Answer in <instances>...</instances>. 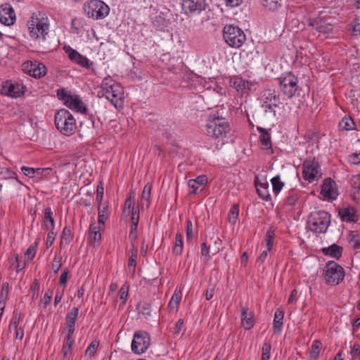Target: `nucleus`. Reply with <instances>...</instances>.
Returning <instances> with one entry per match:
<instances>
[{
	"label": "nucleus",
	"mask_w": 360,
	"mask_h": 360,
	"mask_svg": "<svg viewBox=\"0 0 360 360\" xmlns=\"http://www.w3.org/2000/svg\"><path fill=\"white\" fill-rule=\"evenodd\" d=\"M30 37L34 40L44 41L49 32V20L42 12L33 13L27 21Z\"/></svg>",
	"instance_id": "1"
},
{
	"label": "nucleus",
	"mask_w": 360,
	"mask_h": 360,
	"mask_svg": "<svg viewBox=\"0 0 360 360\" xmlns=\"http://www.w3.org/2000/svg\"><path fill=\"white\" fill-rule=\"evenodd\" d=\"M101 92L115 108H122L124 105V91L121 85L111 77H105L101 84Z\"/></svg>",
	"instance_id": "2"
},
{
	"label": "nucleus",
	"mask_w": 360,
	"mask_h": 360,
	"mask_svg": "<svg viewBox=\"0 0 360 360\" xmlns=\"http://www.w3.org/2000/svg\"><path fill=\"white\" fill-rule=\"evenodd\" d=\"M205 129L207 135L214 139L218 143L221 142V144L224 143V139L231 131L226 120L219 116L210 117L207 120Z\"/></svg>",
	"instance_id": "3"
},
{
	"label": "nucleus",
	"mask_w": 360,
	"mask_h": 360,
	"mask_svg": "<svg viewBox=\"0 0 360 360\" xmlns=\"http://www.w3.org/2000/svg\"><path fill=\"white\" fill-rule=\"evenodd\" d=\"M330 224V214L326 211H316L308 217L307 226L316 233H326Z\"/></svg>",
	"instance_id": "4"
},
{
	"label": "nucleus",
	"mask_w": 360,
	"mask_h": 360,
	"mask_svg": "<svg viewBox=\"0 0 360 360\" xmlns=\"http://www.w3.org/2000/svg\"><path fill=\"white\" fill-rule=\"evenodd\" d=\"M56 128L64 135H72L76 129V122L73 115L66 109H60L55 115Z\"/></svg>",
	"instance_id": "5"
},
{
	"label": "nucleus",
	"mask_w": 360,
	"mask_h": 360,
	"mask_svg": "<svg viewBox=\"0 0 360 360\" xmlns=\"http://www.w3.org/2000/svg\"><path fill=\"white\" fill-rule=\"evenodd\" d=\"M223 37L226 43L232 48L238 49L246 40L244 32L237 26L226 25L223 29Z\"/></svg>",
	"instance_id": "6"
},
{
	"label": "nucleus",
	"mask_w": 360,
	"mask_h": 360,
	"mask_svg": "<svg viewBox=\"0 0 360 360\" xmlns=\"http://www.w3.org/2000/svg\"><path fill=\"white\" fill-rule=\"evenodd\" d=\"M57 96L70 109L81 113L86 112L87 108L79 96L68 92L65 89H59L57 90Z\"/></svg>",
	"instance_id": "7"
},
{
	"label": "nucleus",
	"mask_w": 360,
	"mask_h": 360,
	"mask_svg": "<svg viewBox=\"0 0 360 360\" xmlns=\"http://www.w3.org/2000/svg\"><path fill=\"white\" fill-rule=\"evenodd\" d=\"M331 17L327 15L324 11H321L317 17L309 18L308 25L322 34L325 37H328L333 31Z\"/></svg>",
	"instance_id": "8"
},
{
	"label": "nucleus",
	"mask_w": 360,
	"mask_h": 360,
	"mask_svg": "<svg viewBox=\"0 0 360 360\" xmlns=\"http://www.w3.org/2000/svg\"><path fill=\"white\" fill-rule=\"evenodd\" d=\"M84 11L88 17L98 20L109 14L110 8L101 0H90L84 4Z\"/></svg>",
	"instance_id": "9"
},
{
	"label": "nucleus",
	"mask_w": 360,
	"mask_h": 360,
	"mask_svg": "<svg viewBox=\"0 0 360 360\" xmlns=\"http://www.w3.org/2000/svg\"><path fill=\"white\" fill-rule=\"evenodd\" d=\"M326 283L328 285H338L345 278L344 269L334 261L327 262L324 273Z\"/></svg>",
	"instance_id": "10"
},
{
	"label": "nucleus",
	"mask_w": 360,
	"mask_h": 360,
	"mask_svg": "<svg viewBox=\"0 0 360 360\" xmlns=\"http://www.w3.org/2000/svg\"><path fill=\"white\" fill-rule=\"evenodd\" d=\"M150 345V335L144 330H138L134 333L131 342V351L136 354L145 353Z\"/></svg>",
	"instance_id": "11"
},
{
	"label": "nucleus",
	"mask_w": 360,
	"mask_h": 360,
	"mask_svg": "<svg viewBox=\"0 0 360 360\" xmlns=\"http://www.w3.org/2000/svg\"><path fill=\"white\" fill-rule=\"evenodd\" d=\"M302 175L310 183L321 178L322 174L319 162L314 158L305 160L302 165Z\"/></svg>",
	"instance_id": "12"
},
{
	"label": "nucleus",
	"mask_w": 360,
	"mask_h": 360,
	"mask_svg": "<svg viewBox=\"0 0 360 360\" xmlns=\"http://www.w3.org/2000/svg\"><path fill=\"white\" fill-rule=\"evenodd\" d=\"M297 82V78L291 74L280 80L281 91L288 98H291L295 95L298 89Z\"/></svg>",
	"instance_id": "13"
},
{
	"label": "nucleus",
	"mask_w": 360,
	"mask_h": 360,
	"mask_svg": "<svg viewBox=\"0 0 360 360\" xmlns=\"http://www.w3.org/2000/svg\"><path fill=\"white\" fill-rule=\"evenodd\" d=\"M25 89L22 84L7 80L2 83L1 93L2 95L16 98L23 96Z\"/></svg>",
	"instance_id": "14"
},
{
	"label": "nucleus",
	"mask_w": 360,
	"mask_h": 360,
	"mask_svg": "<svg viewBox=\"0 0 360 360\" xmlns=\"http://www.w3.org/2000/svg\"><path fill=\"white\" fill-rule=\"evenodd\" d=\"M208 6L205 0H184L182 8L185 13L191 16L200 14Z\"/></svg>",
	"instance_id": "15"
},
{
	"label": "nucleus",
	"mask_w": 360,
	"mask_h": 360,
	"mask_svg": "<svg viewBox=\"0 0 360 360\" xmlns=\"http://www.w3.org/2000/svg\"><path fill=\"white\" fill-rule=\"evenodd\" d=\"M263 104L262 107L265 109V111H271L276 114L274 110L275 108H277L280 103L279 96L276 94L274 90L268 89L263 92Z\"/></svg>",
	"instance_id": "16"
},
{
	"label": "nucleus",
	"mask_w": 360,
	"mask_h": 360,
	"mask_svg": "<svg viewBox=\"0 0 360 360\" xmlns=\"http://www.w3.org/2000/svg\"><path fill=\"white\" fill-rule=\"evenodd\" d=\"M23 70L35 78H40L46 73V66L37 61H27L23 64Z\"/></svg>",
	"instance_id": "17"
},
{
	"label": "nucleus",
	"mask_w": 360,
	"mask_h": 360,
	"mask_svg": "<svg viewBox=\"0 0 360 360\" xmlns=\"http://www.w3.org/2000/svg\"><path fill=\"white\" fill-rule=\"evenodd\" d=\"M15 21V14L13 8L8 3L0 6V22L5 25H12Z\"/></svg>",
	"instance_id": "18"
},
{
	"label": "nucleus",
	"mask_w": 360,
	"mask_h": 360,
	"mask_svg": "<svg viewBox=\"0 0 360 360\" xmlns=\"http://www.w3.org/2000/svg\"><path fill=\"white\" fill-rule=\"evenodd\" d=\"M335 186V182L330 178H327L323 181V183L321 185L320 193L325 199L328 200H335L338 196V191Z\"/></svg>",
	"instance_id": "19"
},
{
	"label": "nucleus",
	"mask_w": 360,
	"mask_h": 360,
	"mask_svg": "<svg viewBox=\"0 0 360 360\" xmlns=\"http://www.w3.org/2000/svg\"><path fill=\"white\" fill-rule=\"evenodd\" d=\"M63 49L71 61L77 63L81 67L86 68H89V60L86 56H82L77 51L73 49L69 46H65Z\"/></svg>",
	"instance_id": "20"
},
{
	"label": "nucleus",
	"mask_w": 360,
	"mask_h": 360,
	"mask_svg": "<svg viewBox=\"0 0 360 360\" xmlns=\"http://www.w3.org/2000/svg\"><path fill=\"white\" fill-rule=\"evenodd\" d=\"M229 85L236 89L238 92L241 94H248L253 86L252 83L243 79L238 76L231 77L229 78Z\"/></svg>",
	"instance_id": "21"
},
{
	"label": "nucleus",
	"mask_w": 360,
	"mask_h": 360,
	"mask_svg": "<svg viewBox=\"0 0 360 360\" xmlns=\"http://www.w3.org/2000/svg\"><path fill=\"white\" fill-rule=\"evenodd\" d=\"M207 183V178L205 175L198 176L196 179H190L188 182L190 194H197L201 192Z\"/></svg>",
	"instance_id": "22"
},
{
	"label": "nucleus",
	"mask_w": 360,
	"mask_h": 360,
	"mask_svg": "<svg viewBox=\"0 0 360 360\" xmlns=\"http://www.w3.org/2000/svg\"><path fill=\"white\" fill-rule=\"evenodd\" d=\"M338 214L343 221L354 223L358 221L356 210L352 206L348 205L347 207L340 208Z\"/></svg>",
	"instance_id": "23"
},
{
	"label": "nucleus",
	"mask_w": 360,
	"mask_h": 360,
	"mask_svg": "<svg viewBox=\"0 0 360 360\" xmlns=\"http://www.w3.org/2000/svg\"><path fill=\"white\" fill-rule=\"evenodd\" d=\"M257 130L260 133L259 141L261 143L262 148L266 150L268 153H272V144L271 140V135L268 131L261 127H257Z\"/></svg>",
	"instance_id": "24"
},
{
	"label": "nucleus",
	"mask_w": 360,
	"mask_h": 360,
	"mask_svg": "<svg viewBox=\"0 0 360 360\" xmlns=\"http://www.w3.org/2000/svg\"><path fill=\"white\" fill-rule=\"evenodd\" d=\"M79 314V308L78 307H73L70 311H69L66 316H65V321H66V328L68 330V332L70 334H73L75 332V326L76 321L77 319Z\"/></svg>",
	"instance_id": "25"
},
{
	"label": "nucleus",
	"mask_w": 360,
	"mask_h": 360,
	"mask_svg": "<svg viewBox=\"0 0 360 360\" xmlns=\"http://www.w3.org/2000/svg\"><path fill=\"white\" fill-rule=\"evenodd\" d=\"M255 185L257 192L262 199L266 201L271 200V195L269 192V184L266 181L260 182L257 178H256L255 180Z\"/></svg>",
	"instance_id": "26"
},
{
	"label": "nucleus",
	"mask_w": 360,
	"mask_h": 360,
	"mask_svg": "<svg viewBox=\"0 0 360 360\" xmlns=\"http://www.w3.org/2000/svg\"><path fill=\"white\" fill-rule=\"evenodd\" d=\"M241 323L245 330H250L254 326V316L251 312H248V309L242 307L241 310Z\"/></svg>",
	"instance_id": "27"
},
{
	"label": "nucleus",
	"mask_w": 360,
	"mask_h": 360,
	"mask_svg": "<svg viewBox=\"0 0 360 360\" xmlns=\"http://www.w3.org/2000/svg\"><path fill=\"white\" fill-rule=\"evenodd\" d=\"M101 228L96 224H91L89 227V240H91V245L98 246L101 239V235L100 233Z\"/></svg>",
	"instance_id": "28"
},
{
	"label": "nucleus",
	"mask_w": 360,
	"mask_h": 360,
	"mask_svg": "<svg viewBox=\"0 0 360 360\" xmlns=\"http://www.w3.org/2000/svg\"><path fill=\"white\" fill-rule=\"evenodd\" d=\"M284 314L282 310L278 309L274 313V319L273 322V330L274 333L278 335L283 324Z\"/></svg>",
	"instance_id": "29"
},
{
	"label": "nucleus",
	"mask_w": 360,
	"mask_h": 360,
	"mask_svg": "<svg viewBox=\"0 0 360 360\" xmlns=\"http://www.w3.org/2000/svg\"><path fill=\"white\" fill-rule=\"evenodd\" d=\"M321 251L323 255H329L337 259L340 258L342 255V248L336 244H333L329 247L323 248H322Z\"/></svg>",
	"instance_id": "30"
},
{
	"label": "nucleus",
	"mask_w": 360,
	"mask_h": 360,
	"mask_svg": "<svg viewBox=\"0 0 360 360\" xmlns=\"http://www.w3.org/2000/svg\"><path fill=\"white\" fill-rule=\"evenodd\" d=\"M349 245L355 250L360 249V233L356 231H350L348 234Z\"/></svg>",
	"instance_id": "31"
},
{
	"label": "nucleus",
	"mask_w": 360,
	"mask_h": 360,
	"mask_svg": "<svg viewBox=\"0 0 360 360\" xmlns=\"http://www.w3.org/2000/svg\"><path fill=\"white\" fill-rule=\"evenodd\" d=\"M22 313L18 310H14L13 313L12 319L10 321L9 326H8V330L9 331H11L12 330L18 329L19 328V324L20 321L22 319Z\"/></svg>",
	"instance_id": "32"
},
{
	"label": "nucleus",
	"mask_w": 360,
	"mask_h": 360,
	"mask_svg": "<svg viewBox=\"0 0 360 360\" xmlns=\"http://www.w3.org/2000/svg\"><path fill=\"white\" fill-rule=\"evenodd\" d=\"M72 335L73 334H70L69 332H68L65 342L62 349L64 357H67L72 352V345L75 342L74 339L72 338Z\"/></svg>",
	"instance_id": "33"
},
{
	"label": "nucleus",
	"mask_w": 360,
	"mask_h": 360,
	"mask_svg": "<svg viewBox=\"0 0 360 360\" xmlns=\"http://www.w3.org/2000/svg\"><path fill=\"white\" fill-rule=\"evenodd\" d=\"M183 236L180 233H177L175 237V243L173 248V253L177 255H181L183 252Z\"/></svg>",
	"instance_id": "34"
},
{
	"label": "nucleus",
	"mask_w": 360,
	"mask_h": 360,
	"mask_svg": "<svg viewBox=\"0 0 360 360\" xmlns=\"http://www.w3.org/2000/svg\"><path fill=\"white\" fill-rule=\"evenodd\" d=\"M339 127L341 130H352L354 128V122L350 117H344L339 122Z\"/></svg>",
	"instance_id": "35"
},
{
	"label": "nucleus",
	"mask_w": 360,
	"mask_h": 360,
	"mask_svg": "<svg viewBox=\"0 0 360 360\" xmlns=\"http://www.w3.org/2000/svg\"><path fill=\"white\" fill-rule=\"evenodd\" d=\"M300 199V193L296 191H290L285 200V204L290 206L297 205Z\"/></svg>",
	"instance_id": "36"
},
{
	"label": "nucleus",
	"mask_w": 360,
	"mask_h": 360,
	"mask_svg": "<svg viewBox=\"0 0 360 360\" xmlns=\"http://www.w3.org/2000/svg\"><path fill=\"white\" fill-rule=\"evenodd\" d=\"M322 343L320 340L313 341L311 346L310 356L313 359H316L319 356Z\"/></svg>",
	"instance_id": "37"
},
{
	"label": "nucleus",
	"mask_w": 360,
	"mask_h": 360,
	"mask_svg": "<svg viewBox=\"0 0 360 360\" xmlns=\"http://www.w3.org/2000/svg\"><path fill=\"white\" fill-rule=\"evenodd\" d=\"M263 6L270 11H275L281 6V0H260Z\"/></svg>",
	"instance_id": "38"
},
{
	"label": "nucleus",
	"mask_w": 360,
	"mask_h": 360,
	"mask_svg": "<svg viewBox=\"0 0 360 360\" xmlns=\"http://www.w3.org/2000/svg\"><path fill=\"white\" fill-rule=\"evenodd\" d=\"M238 212H239V207L238 205L235 204L233 205L228 215V219L229 223L232 224H235L237 221L238 217Z\"/></svg>",
	"instance_id": "39"
},
{
	"label": "nucleus",
	"mask_w": 360,
	"mask_h": 360,
	"mask_svg": "<svg viewBox=\"0 0 360 360\" xmlns=\"http://www.w3.org/2000/svg\"><path fill=\"white\" fill-rule=\"evenodd\" d=\"M108 206L107 205H104L103 206L99 205L98 214V221L99 224H105L106 219H108Z\"/></svg>",
	"instance_id": "40"
},
{
	"label": "nucleus",
	"mask_w": 360,
	"mask_h": 360,
	"mask_svg": "<svg viewBox=\"0 0 360 360\" xmlns=\"http://www.w3.org/2000/svg\"><path fill=\"white\" fill-rule=\"evenodd\" d=\"M181 300V292L175 291L169 302L168 307L170 309H176L180 303Z\"/></svg>",
	"instance_id": "41"
},
{
	"label": "nucleus",
	"mask_w": 360,
	"mask_h": 360,
	"mask_svg": "<svg viewBox=\"0 0 360 360\" xmlns=\"http://www.w3.org/2000/svg\"><path fill=\"white\" fill-rule=\"evenodd\" d=\"M129 257L128 267L129 269L132 268L134 272L136 265L137 250L131 249L129 251Z\"/></svg>",
	"instance_id": "42"
},
{
	"label": "nucleus",
	"mask_w": 360,
	"mask_h": 360,
	"mask_svg": "<svg viewBox=\"0 0 360 360\" xmlns=\"http://www.w3.org/2000/svg\"><path fill=\"white\" fill-rule=\"evenodd\" d=\"M151 193V186L147 184L145 185L141 194L142 201H146V206L148 208L150 206V197Z\"/></svg>",
	"instance_id": "43"
},
{
	"label": "nucleus",
	"mask_w": 360,
	"mask_h": 360,
	"mask_svg": "<svg viewBox=\"0 0 360 360\" xmlns=\"http://www.w3.org/2000/svg\"><path fill=\"white\" fill-rule=\"evenodd\" d=\"M273 191L276 194L278 193L283 188L284 184L281 181L280 176H276L271 179V180Z\"/></svg>",
	"instance_id": "44"
},
{
	"label": "nucleus",
	"mask_w": 360,
	"mask_h": 360,
	"mask_svg": "<svg viewBox=\"0 0 360 360\" xmlns=\"http://www.w3.org/2000/svg\"><path fill=\"white\" fill-rule=\"evenodd\" d=\"M274 236V230L272 228L269 229L265 236V241L268 250H271L272 248Z\"/></svg>",
	"instance_id": "45"
},
{
	"label": "nucleus",
	"mask_w": 360,
	"mask_h": 360,
	"mask_svg": "<svg viewBox=\"0 0 360 360\" xmlns=\"http://www.w3.org/2000/svg\"><path fill=\"white\" fill-rule=\"evenodd\" d=\"M138 310L145 318L150 316V304L148 303H140L138 306Z\"/></svg>",
	"instance_id": "46"
},
{
	"label": "nucleus",
	"mask_w": 360,
	"mask_h": 360,
	"mask_svg": "<svg viewBox=\"0 0 360 360\" xmlns=\"http://www.w3.org/2000/svg\"><path fill=\"white\" fill-rule=\"evenodd\" d=\"M271 345L269 342H264L262 348V360H269Z\"/></svg>",
	"instance_id": "47"
},
{
	"label": "nucleus",
	"mask_w": 360,
	"mask_h": 360,
	"mask_svg": "<svg viewBox=\"0 0 360 360\" xmlns=\"http://www.w3.org/2000/svg\"><path fill=\"white\" fill-rule=\"evenodd\" d=\"M37 241L32 244L25 252V255L28 260H32L37 252Z\"/></svg>",
	"instance_id": "48"
},
{
	"label": "nucleus",
	"mask_w": 360,
	"mask_h": 360,
	"mask_svg": "<svg viewBox=\"0 0 360 360\" xmlns=\"http://www.w3.org/2000/svg\"><path fill=\"white\" fill-rule=\"evenodd\" d=\"M98 345H99L98 341H97V340L92 341L91 342V344L88 346V347L86 348V349L85 351V354L86 355H89L90 356H94Z\"/></svg>",
	"instance_id": "49"
},
{
	"label": "nucleus",
	"mask_w": 360,
	"mask_h": 360,
	"mask_svg": "<svg viewBox=\"0 0 360 360\" xmlns=\"http://www.w3.org/2000/svg\"><path fill=\"white\" fill-rule=\"evenodd\" d=\"M201 255L203 257V259L205 262H208L211 257L210 255V246L207 245L205 242H203L201 244V250H200Z\"/></svg>",
	"instance_id": "50"
},
{
	"label": "nucleus",
	"mask_w": 360,
	"mask_h": 360,
	"mask_svg": "<svg viewBox=\"0 0 360 360\" xmlns=\"http://www.w3.org/2000/svg\"><path fill=\"white\" fill-rule=\"evenodd\" d=\"M71 238H72L71 229L70 227L65 226L63 229L62 234H61V238H60L61 242L60 243H62L63 241L65 240L66 243H68L70 242Z\"/></svg>",
	"instance_id": "51"
},
{
	"label": "nucleus",
	"mask_w": 360,
	"mask_h": 360,
	"mask_svg": "<svg viewBox=\"0 0 360 360\" xmlns=\"http://www.w3.org/2000/svg\"><path fill=\"white\" fill-rule=\"evenodd\" d=\"M186 224V236L187 242L189 243L193 236V223L191 220H188Z\"/></svg>",
	"instance_id": "52"
},
{
	"label": "nucleus",
	"mask_w": 360,
	"mask_h": 360,
	"mask_svg": "<svg viewBox=\"0 0 360 360\" xmlns=\"http://www.w3.org/2000/svg\"><path fill=\"white\" fill-rule=\"evenodd\" d=\"M21 171L25 176L30 178L34 177V175L37 174V168L34 169L32 167L23 166L21 167Z\"/></svg>",
	"instance_id": "53"
},
{
	"label": "nucleus",
	"mask_w": 360,
	"mask_h": 360,
	"mask_svg": "<svg viewBox=\"0 0 360 360\" xmlns=\"http://www.w3.org/2000/svg\"><path fill=\"white\" fill-rule=\"evenodd\" d=\"M53 296V290L49 289L45 293L43 299L41 302L44 304V307L46 309L47 306L50 304Z\"/></svg>",
	"instance_id": "54"
},
{
	"label": "nucleus",
	"mask_w": 360,
	"mask_h": 360,
	"mask_svg": "<svg viewBox=\"0 0 360 360\" xmlns=\"http://www.w3.org/2000/svg\"><path fill=\"white\" fill-rule=\"evenodd\" d=\"M103 193H104V187H103L102 183H100L97 186L96 197V200L99 205H101V202H102L103 197Z\"/></svg>",
	"instance_id": "55"
},
{
	"label": "nucleus",
	"mask_w": 360,
	"mask_h": 360,
	"mask_svg": "<svg viewBox=\"0 0 360 360\" xmlns=\"http://www.w3.org/2000/svg\"><path fill=\"white\" fill-rule=\"evenodd\" d=\"M127 295H128V288H127L125 286H122L118 292L117 297L122 300L123 304L126 302Z\"/></svg>",
	"instance_id": "56"
},
{
	"label": "nucleus",
	"mask_w": 360,
	"mask_h": 360,
	"mask_svg": "<svg viewBox=\"0 0 360 360\" xmlns=\"http://www.w3.org/2000/svg\"><path fill=\"white\" fill-rule=\"evenodd\" d=\"M131 224L138 225L139 221V210L138 207H133L131 217Z\"/></svg>",
	"instance_id": "57"
},
{
	"label": "nucleus",
	"mask_w": 360,
	"mask_h": 360,
	"mask_svg": "<svg viewBox=\"0 0 360 360\" xmlns=\"http://www.w3.org/2000/svg\"><path fill=\"white\" fill-rule=\"evenodd\" d=\"M352 32L353 35H359L360 34V20L355 19L352 22Z\"/></svg>",
	"instance_id": "58"
},
{
	"label": "nucleus",
	"mask_w": 360,
	"mask_h": 360,
	"mask_svg": "<svg viewBox=\"0 0 360 360\" xmlns=\"http://www.w3.org/2000/svg\"><path fill=\"white\" fill-rule=\"evenodd\" d=\"M30 290L32 291V300H34L37 298L39 292V285L37 280H34L30 288Z\"/></svg>",
	"instance_id": "59"
},
{
	"label": "nucleus",
	"mask_w": 360,
	"mask_h": 360,
	"mask_svg": "<svg viewBox=\"0 0 360 360\" xmlns=\"http://www.w3.org/2000/svg\"><path fill=\"white\" fill-rule=\"evenodd\" d=\"M52 174V169L47 167V168H37V176H42V177H48Z\"/></svg>",
	"instance_id": "60"
},
{
	"label": "nucleus",
	"mask_w": 360,
	"mask_h": 360,
	"mask_svg": "<svg viewBox=\"0 0 360 360\" xmlns=\"http://www.w3.org/2000/svg\"><path fill=\"white\" fill-rule=\"evenodd\" d=\"M44 218L46 219L49 220V221L51 224V228L53 229V227H54V219H53V218L52 217V211H51L50 207H47V208L45 209Z\"/></svg>",
	"instance_id": "61"
},
{
	"label": "nucleus",
	"mask_w": 360,
	"mask_h": 360,
	"mask_svg": "<svg viewBox=\"0 0 360 360\" xmlns=\"http://www.w3.org/2000/svg\"><path fill=\"white\" fill-rule=\"evenodd\" d=\"M348 160L351 164L359 165L360 164V153H352L348 156Z\"/></svg>",
	"instance_id": "62"
},
{
	"label": "nucleus",
	"mask_w": 360,
	"mask_h": 360,
	"mask_svg": "<svg viewBox=\"0 0 360 360\" xmlns=\"http://www.w3.org/2000/svg\"><path fill=\"white\" fill-rule=\"evenodd\" d=\"M351 356L353 359H356L360 355V345L355 343L352 347Z\"/></svg>",
	"instance_id": "63"
},
{
	"label": "nucleus",
	"mask_w": 360,
	"mask_h": 360,
	"mask_svg": "<svg viewBox=\"0 0 360 360\" xmlns=\"http://www.w3.org/2000/svg\"><path fill=\"white\" fill-rule=\"evenodd\" d=\"M60 260H61L60 258H59L58 259V258L56 257H55L53 259V264H52V268H53L55 274H58L60 269L61 268L62 264L60 262Z\"/></svg>",
	"instance_id": "64"
}]
</instances>
